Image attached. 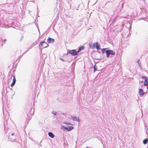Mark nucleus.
Listing matches in <instances>:
<instances>
[{
  "instance_id": "3",
  "label": "nucleus",
  "mask_w": 148,
  "mask_h": 148,
  "mask_svg": "<svg viewBox=\"0 0 148 148\" xmlns=\"http://www.w3.org/2000/svg\"><path fill=\"white\" fill-rule=\"evenodd\" d=\"M142 78L145 79V82L144 84V87L147 89L148 88L146 86L148 84V78L145 76H142Z\"/></svg>"
},
{
  "instance_id": "26",
  "label": "nucleus",
  "mask_w": 148,
  "mask_h": 148,
  "mask_svg": "<svg viewBox=\"0 0 148 148\" xmlns=\"http://www.w3.org/2000/svg\"><path fill=\"white\" fill-rule=\"evenodd\" d=\"M30 13H31V11H29V13L30 14Z\"/></svg>"
},
{
  "instance_id": "23",
  "label": "nucleus",
  "mask_w": 148,
  "mask_h": 148,
  "mask_svg": "<svg viewBox=\"0 0 148 148\" xmlns=\"http://www.w3.org/2000/svg\"><path fill=\"white\" fill-rule=\"evenodd\" d=\"M23 36H22V37H21V40L23 39Z\"/></svg>"
},
{
  "instance_id": "7",
  "label": "nucleus",
  "mask_w": 148,
  "mask_h": 148,
  "mask_svg": "<svg viewBox=\"0 0 148 148\" xmlns=\"http://www.w3.org/2000/svg\"><path fill=\"white\" fill-rule=\"evenodd\" d=\"M65 129L68 131H70L73 129V127L72 126H69L68 127H63Z\"/></svg>"
},
{
  "instance_id": "20",
  "label": "nucleus",
  "mask_w": 148,
  "mask_h": 148,
  "mask_svg": "<svg viewBox=\"0 0 148 148\" xmlns=\"http://www.w3.org/2000/svg\"><path fill=\"white\" fill-rule=\"evenodd\" d=\"M52 113L55 115H56L57 114L56 112H53Z\"/></svg>"
},
{
  "instance_id": "24",
  "label": "nucleus",
  "mask_w": 148,
  "mask_h": 148,
  "mask_svg": "<svg viewBox=\"0 0 148 148\" xmlns=\"http://www.w3.org/2000/svg\"><path fill=\"white\" fill-rule=\"evenodd\" d=\"M28 50H27V51H26L24 53H26L27 52V51Z\"/></svg>"
},
{
  "instance_id": "13",
  "label": "nucleus",
  "mask_w": 148,
  "mask_h": 148,
  "mask_svg": "<svg viewBox=\"0 0 148 148\" xmlns=\"http://www.w3.org/2000/svg\"><path fill=\"white\" fill-rule=\"evenodd\" d=\"M148 139L147 138H146L143 140V143L145 145L147 144V143H148Z\"/></svg>"
},
{
  "instance_id": "2",
  "label": "nucleus",
  "mask_w": 148,
  "mask_h": 148,
  "mask_svg": "<svg viewBox=\"0 0 148 148\" xmlns=\"http://www.w3.org/2000/svg\"><path fill=\"white\" fill-rule=\"evenodd\" d=\"M107 58H109L110 55H115V52L112 50H107L106 51Z\"/></svg>"
},
{
  "instance_id": "17",
  "label": "nucleus",
  "mask_w": 148,
  "mask_h": 148,
  "mask_svg": "<svg viewBox=\"0 0 148 148\" xmlns=\"http://www.w3.org/2000/svg\"><path fill=\"white\" fill-rule=\"evenodd\" d=\"M97 67L96 66V65H95L94 66V72H95L97 70Z\"/></svg>"
},
{
  "instance_id": "16",
  "label": "nucleus",
  "mask_w": 148,
  "mask_h": 148,
  "mask_svg": "<svg viewBox=\"0 0 148 148\" xmlns=\"http://www.w3.org/2000/svg\"><path fill=\"white\" fill-rule=\"evenodd\" d=\"M13 82H16V79L15 78V76L14 75L13 76Z\"/></svg>"
},
{
  "instance_id": "15",
  "label": "nucleus",
  "mask_w": 148,
  "mask_h": 148,
  "mask_svg": "<svg viewBox=\"0 0 148 148\" xmlns=\"http://www.w3.org/2000/svg\"><path fill=\"white\" fill-rule=\"evenodd\" d=\"M107 48H104V49H101V51L102 52V53L103 54L104 53H105V52H106V50L107 49Z\"/></svg>"
},
{
  "instance_id": "1",
  "label": "nucleus",
  "mask_w": 148,
  "mask_h": 148,
  "mask_svg": "<svg viewBox=\"0 0 148 148\" xmlns=\"http://www.w3.org/2000/svg\"><path fill=\"white\" fill-rule=\"evenodd\" d=\"M9 139L10 140L14 141L17 139L18 136L16 134L10 132L9 134Z\"/></svg>"
},
{
  "instance_id": "25",
  "label": "nucleus",
  "mask_w": 148,
  "mask_h": 148,
  "mask_svg": "<svg viewBox=\"0 0 148 148\" xmlns=\"http://www.w3.org/2000/svg\"><path fill=\"white\" fill-rule=\"evenodd\" d=\"M30 13H31V11H29V13L30 14Z\"/></svg>"
},
{
  "instance_id": "12",
  "label": "nucleus",
  "mask_w": 148,
  "mask_h": 148,
  "mask_svg": "<svg viewBox=\"0 0 148 148\" xmlns=\"http://www.w3.org/2000/svg\"><path fill=\"white\" fill-rule=\"evenodd\" d=\"M95 47H96V48L97 50H99V49H100V45L98 43L96 42V43Z\"/></svg>"
},
{
  "instance_id": "5",
  "label": "nucleus",
  "mask_w": 148,
  "mask_h": 148,
  "mask_svg": "<svg viewBox=\"0 0 148 148\" xmlns=\"http://www.w3.org/2000/svg\"><path fill=\"white\" fill-rule=\"evenodd\" d=\"M48 45V44L45 41H43L40 42L39 47L41 46L44 48H45L47 47Z\"/></svg>"
},
{
  "instance_id": "6",
  "label": "nucleus",
  "mask_w": 148,
  "mask_h": 148,
  "mask_svg": "<svg viewBox=\"0 0 148 148\" xmlns=\"http://www.w3.org/2000/svg\"><path fill=\"white\" fill-rule=\"evenodd\" d=\"M47 42L48 43H53L54 42V39L53 38L49 37Z\"/></svg>"
},
{
  "instance_id": "4",
  "label": "nucleus",
  "mask_w": 148,
  "mask_h": 148,
  "mask_svg": "<svg viewBox=\"0 0 148 148\" xmlns=\"http://www.w3.org/2000/svg\"><path fill=\"white\" fill-rule=\"evenodd\" d=\"M68 53L71 54L73 56L76 55L78 53L77 51L75 49L69 50L68 51Z\"/></svg>"
},
{
  "instance_id": "18",
  "label": "nucleus",
  "mask_w": 148,
  "mask_h": 148,
  "mask_svg": "<svg viewBox=\"0 0 148 148\" xmlns=\"http://www.w3.org/2000/svg\"><path fill=\"white\" fill-rule=\"evenodd\" d=\"M15 83L16 82H12V84L11 85V86L12 87L14 86V85H15Z\"/></svg>"
},
{
  "instance_id": "22",
  "label": "nucleus",
  "mask_w": 148,
  "mask_h": 148,
  "mask_svg": "<svg viewBox=\"0 0 148 148\" xmlns=\"http://www.w3.org/2000/svg\"><path fill=\"white\" fill-rule=\"evenodd\" d=\"M66 124V125H68V124H69V125H71V124H70L69 123H65Z\"/></svg>"
},
{
  "instance_id": "10",
  "label": "nucleus",
  "mask_w": 148,
  "mask_h": 148,
  "mask_svg": "<svg viewBox=\"0 0 148 148\" xmlns=\"http://www.w3.org/2000/svg\"><path fill=\"white\" fill-rule=\"evenodd\" d=\"M48 134L49 136L51 138H53L54 137V134L51 132H49L48 133Z\"/></svg>"
},
{
  "instance_id": "19",
  "label": "nucleus",
  "mask_w": 148,
  "mask_h": 148,
  "mask_svg": "<svg viewBox=\"0 0 148 148\" xmlns=\"http://www.w3.org/2000/svg\"><path fill=\"white\" fill-rule=\"evenodd\" d=\"M59 59H60V60H62V61L63 62H65V61H66L65 60H64L63 59H62V58H59Z\"/></svg>"
},
{
  "instance_id": "14",
  "label": "nucleus",
  "mask_w": 148,
  "mask_h": 148,
  "mask_svg": "<svg viewBox=\"0 0 148 148\" xmlns=\"http://www.w3.org/2000/svg\"><path fill=\"white\" fill-rule=\"evenodd\" d=\"M96 43H93L91 45H90V47L92 49H94L95 47Z\"/></svg>"
},
{
  "instance_id": "11",
  "label": "nucleus",
  "mask_w": 148,
  "mask_h": 148,
  "mask_svg": "<svg viewBox=\"0 0 148 148\" xmlns=\"http://www.w3.org/2000/svg\"><path fill=\"white\" fill-rule=\"evenodd\" d=\"M84 48V46H81L79 47V48L78 49V51H77V52L78 53L80 52Z\"/></svg>"
},
{
  "instance_id": "27",
  "label": "nucleus",
  "mask_w": 148,
  "mask_h": 148,
  "mask_svg": "<svg viewBox=\"0 0 148 148\" xmlns=\"http://www.w3.org/2000/svg\"><path fill=\"white\" fill-rule=\"evenodd\" d=\"M141 83H143V81H142L141 82Z\"/></svg>"
},
{
  "instance_id": "21",
  "label": "nucleus",
  "mask_w": 148,
  "mask_h": 148,
  "mask_svg": "<svg viewBox=\"0 0 148 148\" xmlns=\"http://www.w3.org/2000/svg\"><path fill=\"white\" fill-rule=\"evenodd\" d=\"M2 40L3 41V44H4L5 42L6 41V39H4V40Z\"/></svg>"
},
{
  "instance_id": "9",
  "label": "nucleus",
  "mask_w": 148,
  "mask_h": 148,
  "mask_svg": "<svg viewBox=\"0 0 148 148\" xmlns=\"http://www.w3.org/2000/svg\"><path fill=\"white\" fill-rule=\"evenodd\" d=\"M139 95L140 96H142L144 95L145 94V93L143 92V90L141 88H140L139 89Z\"/></svg>"
},
{
  "instance_id": "8",
  "label": "nucleus",
  "mask_w": 148,
  "mask_h": 148,
  "mask_svg": "<svg viewBox=\"0 0 148 148\" xmlns=\"http://www.w3.org/2000/svg\"><path fill=\"white\" fill-rule=\"evenodd\" d=\"M71 118L72 120L74 121L79 122V118L78 117H77V116H75L74 117H73L72 116H71Z\"/></svg>"
},
{
  "instance_id": "28",
  "label": "nucleus",
  "mask_w": 148,
  "mask_h": 148,
  "mask_svg": "<svg viewBox=\"0 0 148 148\" xmlns=\"http://www.w3.org/2000/svg\"><path fill=\"white\" fill-rule=\"evenodd\" d=\"M23 56V55H22L21 56H20V57H21L22 56Z\"/></svg>"
}]
</instances>
